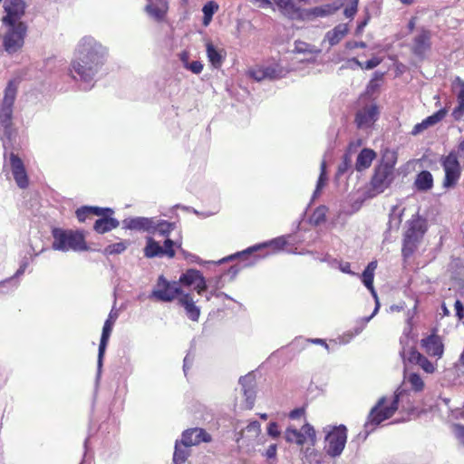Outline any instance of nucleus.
<instances>
[{
    "label": "nucleus",
    "instance_id": "f257e3e1",
    "mask_svg": "<svg viewBox=\"0 0 464 464\" xmlns=\"http://www.w3.org/2000/svg\"><path fill=\"white\" fill-rule=\"evenodd\" d=\"M107 53V48L92 36L82 37L75 46L68 75L82 84V89L90 90L106 61Z\"/></svg>",
    "mask_w": 464,
    "mask_h": 464
},
{
    "label": "nucleus",
    "instance_id": "f03ea898",
    "mask_svg": "<svg viewBox=\"0 0 464 464\" xmlns=\"http://www.w3.org/2000/svg\"><path fill=\"white\" fill-rule=\"evenodd\" d=\"M153 232L151 235H159L165 237L163 246L155 240L151 236L146 237V245L143 249L144 256L147 258L167 256L173 258L176 255L175 248H181V238L170 239L169 237L170 233L176 228L175 222H169L164 219L154 218Z\"/></svg>",
    "mask_w": 464,
    "mask_h": 464
},
{
    "label": "nucleus",
    "instance_id": "7ed1b4c3",
    "mask_svg": "<svg viewBox=\"0 0 464 464\" xmlns=\"http://www.w3.org/2000/svg\"><path fill=\"white\" fill-rule=\"evenodd\" d=\"M397 160L396 153L385 150L380 164L375 168L370 181L369 196L374 197L388 188L394 179V166Z\"/></svg>",
    "mask_w": 464,
    "mask_h": 464
},
{
    "label": "nucleus",
    "instance_id": "20e7f679",
    "mask_svg": "<svg viewBox=\"0 0 464 464\" xmlns=\"http://www.w3.org/2000/svg\"><path fill=\"white\" fill-rule=\"evenodd\" d=\"M20 82L21 78L18 76L10 79L0 102V135L2 139L6 138L8 140H11L13 107Z\"/></svg>",
    "mask_w": 464,
    "mask_h": 464
},
{
    "label": "nucleus",
    "instance_id": "39448f33",
    "mask_svg": "<svg viewBox=\"0 0 464 464\" xmlns=\"http://www.w3.org/2000/svg\"><path fill=\"white\" fill-rule=\"evenodd\" d=\"M0 37L4 51L9 56L19 54L28 34L27 24H2Z\"/></svg>",
    "mask_w": 464,
    "mask_h": 464
},
{
    "label": "nucleus",
    "instance_id": "423d86ee",
    "mask_svg": "<svg viewBox=\"0 0 464 464\" xmlns=\"http://www.w3.org/2000/svg\"><path fill=\"white\" fill-rule=\"evenodd\" d=\"M304 410L300 408L292 411V421L298 423H292V434L295 436V442L302 447V450L305 456H310L314 452V446L315 444V431L308 423L302 424V417L304 416Z\"/></svg>",
    "mask_w": 464,
    "mask_h": 464
},
{
    "label": "nucleus",
    "instance_id": "0eeeda50",
    "mask_svg": "<svg viewBox=\"0 0 464 464\" xmlns=\"http://www.w3.org/2000/svg\"><path fill=\"white\" fill-rule=\"evenodd\" d=\"M52 235L53 238L52 247L54 250L62 252L88 250L84 235L81 231L53 228Z\"/></svg>",
    "mask_w": 464,
    "mask_h": 464
},
{
    "label": "nucleus",
    "instance_id": "6e6552de",
    "mask_svg": "<svg viewBox=\"0 0 464 464\" xmlns=\"http://www.w3.org/2000/svg\"><path fill=\"white\" fill-rule=\"evenodd\" d=\"M289 245H290V236L284 235V236L277 237L273 238L268 241L256 244L241 252H238L237 254L231 255L226 258H223L220 262L233 260L237 256H247V255L253 254L257 251L266 249V254H264L263 256H255V261L250 263V265H253L260 258H265L266 256H269L272 255H277V254L284 252L285 250L287 249Z\"/></svg>",
    "mask_w": 464,
    "mask_h": 464
},
{
    "label": "nucleus",
    "instance_id": "1a4fd4ad",
    "mask_svg": "<svg viewBox=\"0 0 464 464\" xmlns=\"http://www.w3.org/2000/svg\"><path fill=\"white\" fill-rule=\"evenodd\" d=\"M183 293L178 281L170 282L160 276L150 294V297L162 302H171L176 298L179 299Z\"/></svg>",
    "mask_w": 464,
    "mask_h": 464
},
{
    "label": "nucleus",
    "instance_id": "9d476101",
    "mask_svg": "<svg viewBox=\"0 0 464 464\" xmlns=\"http://www.w3.org/2000/svg\"><path fill=\"white\" fill-rule=\"evenodd\" d=\"M431 31L425 28L420 27L417 29L416 34L411 39V51L420 60H424L427 53L430 51L432 42Z\"/></svg>",
    "mask_w": 464,
    "mask_h": 464
},
{
    "label": "nucleus",
    "instance_id": "9b49d317",
    "mask_svg": "<svg viewBox=\"0 0 464 464\" xmlns=\"http://www.w3.org/2000/svg\"><path fill=\"white\" fill-rule=\"evenodd\" d=\"M399 397H400V393L396 392L394 395L393 401L392 402L391 406L386 407L384 409H382V408L383 407V404H384L386 399H385V397L381 398L379 400L378 403L376 404V406H374L372 409V411L369 414V421L366 423V427L369 424L378 425L382 421L391 418L398 409Z\"/></svg>",
    "mask_w": 464,
    "mask_h": 464
},
{
    "label": "nucleus",
    "instance_id": "f8f14e48",
    "mask_svg": "<svg viewBox=\"0 0 464 464\" xmlns=\"http://www.w3.org/2000/svg\"><path fill=\"white\" fill-rule=\"evenodd\" d=\"M15 184L20 188H26L29 186V178L23 160L15 153L10 152L5 159Z\"/></svg>",
    "mask_w": 464,
    "mask_h": 464
},
{
    "label": "nucleus",
    "instance_id": "ddd939ff",
    "mask_svg": "<svg viewBox=\"0 0 464 464\" xmlns=\"http://www.w3.org/2000/svg\"><path fill=\"white\" fill-rule=\"evenodd\" d=\"M442 165L445 171L443 187L447 188L455 187L461 172L457 155L454 152H450L443 159Z\"/></svg>",
    "mask_w": 464,
    "mask_h": 464
},
{
    "label": "nucleus",
    "instance_id": "4468645a",
    "mask_svg": "<svg viewBox=\"0 0 464 464\" xmlns=\"http://www.w3.org/2000/svg\"><path fill=\"white\" fill-rule=\"evenodd\" d=\"M346 438L345 427H335L325 438L327 453L333 457L340 455L344 449Z\"/></svg>",
    "mask_w": 464,
    "mask_h": 464
},
{
    "label": "nucleus",
    "instance_id": "2eb2a0df",
    "mask_svg": "<svg viewBox=\"0 0 464 464\" xmlns=\"http://www.w3.org/2000/svg\"><path fill=\"white\" fill-rule=\"evenodd\" d=\"M424 232L425 228L422 220L419 218L411 220L410 228L405 234L402 249L404 256H409L413 252L416 242L422 237Z\"/></svg>",
    "mask_w": 464,
    "mask_h": 464
},
{
    "label": "nucleus",
    "instance_id": "dca6fc26",
    "mask_svg": "<svg viewBox=\"0 0 464 464\" xmlns=\"http://www.w3.org/2000/svg\"><path fill=\"white\" fill-rule=\"evenodd\" d=\"M169 0H147L144 11L155 22H162L169 11Z\"/></svg>",
    "mask_w": 464,
    "mask_h": 464
},
{
    "label": "nucleus",
    "instance_id": "f3484780",
    "mask_svg": "<svg viewBox=\"0 0 464 464\" xmlns=\"http://www.w3.org/2000/svg\"><path fill=\"white\" fill-rule=\"evenodd\" d=\"M212 440L211 435L208 434L204 429L193 428L185 430L182 433L181 444L188 448L198 445L201 442H210Z\"/></svg>",
    "mask_w": 464,
    "mask_h": 464
},
{
    "label": "nucleus",
    "instance_id": "a211bd4d",
    "mask_svg": "<svg viewBox=\"0 0 464 464\" xmlns=\"http://www.w3.org/2000/svg\"><path fill=\"white\" fill-rule=\"evenodd\" d=\"M117 316H118L117 313L114 312L113 310H111V313L109 314L107 320L104 323L102 336H101L100 345H99L98 368L102 367V357L105 353V350H106V347L108 344V341H109L110 335L111 334L113 324L117 319Z\"/></svg>",
    "mask_w": 464,
    "mask_h": 464
},
{
    "label": "nucleus",
    "instance_id": "6ab92c4d",
    "mask_svg": "<svg viewBox=\"0 0 464 464\" xmlns=\"http://www.w3.org/2000/svg\"><path fill=\"white\" fill-rule=\"evenodd\" d=\"M154 218L134 217L123 220V228L135 230L139 232H146L150 234L153 232Z\"/></svg>",
    "mask_w": 464,
    "mask_h": 464
},
{
    "label": "nucleus",
    "instance_id": "aec40b11",
    "mask_svg": "<svg viewBox=\"0 0 464 464\" xmlns=\"http://www.w3.org/2000/svg\"><path fill=\"white\" fill-rule=\"evenodd\" d=\"M239 384L242 387V392L246 397V408L252 409L255 403L256 392V380L255 375L250 372L239 379Z\"/></svg>",
    "mask_w": 464,
    "mask_h": 464
},
{
    "label": "nucleus",
    "instance_id": "412c9836",
    "mask_svg": "<svg viewBox=\"0 0 464 464\" xmlns=\"http://www.w3.org/2000/svg\"><path fill=\"white\" fill-rule=\"evenodd\" d=\"M207 57L212 67L218 69L222 66L227 53L223 48H218L211 41L205 43Z\"/></svg>",
    "mask_w": 464,
    "mask_h": 464
},
{
    "label": "nucleus",
    "instance_id": "4be33fe9",
    "mask_svg": "<svg viewBox=\"0 0 464 464\" xmlns=\"http://www.w3.org/2000/svg\"><path fill=\"white\" fill-rule=\"evenodd\" d=\"M379 113L378 107L376 105H371L370 107L363 108L356 114L355 121L359 128H369L377 119Z\"/></svg>",
    "mask_w": 464,
    "mask_h": 464
},
{
    "label": "nucleus",
    "instance_id": "5701e85b",
    "mask_svg": "<svg viewBox=\"0 0 464 464\" xmlns=\"http://www.w3.org/2000/svg\"><path fill=\"white\" fill-rule=\"evenodd\" d=\"M179 304L185 309L187 316L194 322H197L200 315V308L196 305L194 298L190 293H183L179 298Z\"/></svg>",
    "mask_w": 464,
    "mask_h": 464
},
{
    "label": "nucleus",
    "instance_id": "b1692460",
    "mask_svg": "<svg viewBox=\"0 0 464 464\" xmlns=\"http://www.w3.org/2000/svg\"><path fill=\"white\" fill-rule=\"evenodd\" d=\"M421 345L430 355L440 357L443 353V344L438 335L431 334L422 339Z\"/></svg>",
    "mask_w": 464,
    "mask_h": 464
},
{
    "label": "nucleus",
    "instance_id": "393cba45",
    "mask_svg": "<svg viewBox=\"0 0 464 464\" xmlns=\"http://www.w3.org/2000/svg\"><path fill=\"white\" fill-rule=\"evenodd\" d=\"M446 115L445 110H440L433 115L428 117L427 119L423 120L420 123L416 124L412 130L411 131V134L413 136H416L428 128L437 124L439 121H440Z\"/></svg>",
    "mask_w": 464,
    "mask_h": 464
},
{
    "label": "nucleus",
    "instance_id": "a878e982",
    "mask_svg": "<svg viewBox=\"0 0 464 464\" xmlns=\"http://www.w3.org/2000/svg\"><path fill=\"white\" fill-rule=\"evenodd\" d=\"M376 153L371 149H363L357 156L355 169L358 171H362L368 169L372 160L375 159Z\"/></svg>",
    "mask_w": 464,
    "mask_h": 464
},
{
    "label": "nucleus",
    "instance_id": "bb28decb",
    "mask_svg": "<svg viewBox=\"0 0 464 464\" xmlns=\"http://www.w3.org/2000/svg\"><path fill=\"white\" fill-rule=\"evenodd\" d=\"M27 266L28 262L26 260H24L13 277L1 281L0 294H7L10 290L15 289L18 284L14 282V277H19L20 276H22L24 273Z\"/></svg>",
    "mask_w": 464,
    "mask_h": 464
},
{
    "label": "nucleus",
    "instance_id": "cd10ccee",
    "mask_svg": "<svg viewBox=\"0 0 464 464\" xmlns=\"http://www.w3.org/2000/svg\"><path fill=\"white\" fill-rule=\"evenodd\" d=\"M120 225L119 221L113 218H102L100 219H97L94 224V230L99 234H104L106 232H109L116 227H118Z\"/></svg>",
    "mask_w": 464,
    "mask_h": 464
},
{
    "label": "nucleus",
    "instance_id": "c85d7f7f",
    "mask_svg": "<svg viewBox=\"0 0 464 464\" xmlns=\"http://www.w3.org/2000/svg\"><path fill=\"white\" fill-rule=\"evenodd\" d=\"M348 26L345 24H340L332 31L328 32L326 37L331 45L337 44L347 34Z\"/></svg>",
    "mask_w": 464,
    "mask_h": 464
},
{
    "label": "nucleus",
    "instance_id": "c756f323",
    "mask_svg": "<svg viewBox=\"0 0 464 464\" xmlns=\"http://www.w3.org/2000/svg\"><path fill=\"white\" fill-rule=\"evenodd\" d=\"M433 179L430 171L423 170L418 174L415 186L419 190L427 191L432 188Z\"/></svg>",
    "mask_w": 464,
    "mask_h": 464
},
{
    "label": "nucleus",
    "instance_id": "7c9ffc66",
    "mask_svg": "<svg viewBox=\"0 0 464 464\" xmlns=\"http://www.w3.org/2000/svg\"><path fill=\"white\" fill-rule=\"evenodd\" d=\"M201 275L202 273L197 269H188L179 276V285L188 287L192 286Z\"/></svg>",
    "mask_w": 464,
    "mask_h": 464
},
{
    "label": "nucleus",
    "instance_id": "2f4dec72",
    "mask_svg": "<svg viewBox=\"0 0 464 464\" xmlns=\"http://www.w3.org/2000/svg\"><path fill=\"white\" fill-rule=\"evenodd\" d=\"M208 280H212V287H208V293L206 295V300L209 301L212 296L216 297H224L227 299H232L228 295L218 292V289L221 288L220 282H221V276L212 277Z\"/></svg>",
    "mask_w": 464,
    "mask_h": 464
},
{
    "label": "nucleus",
    "instance_id": "473e14b6",
    "mask_svg": "<svg viewBox=\"0 0 464 464\" xmlns=\"http://www.w3.org/2000/svg\"><path fill=\"white\" fill-rule=\"evenodd\" d=\"M266 69V77L269 80H276L287 73V70H285L283 66L278 63H274L268 66H265Z\"/></svg>",
    "mask_w": 464,
    "mask_h": 464
},
{
    "label": "nucleus",
    "instance_id": "72a5a7b5",
    "mask_svg": "<svg viewBox=\"0 0 464 464\" xmlns=\"http://www.w3.org/2000/svg\"><path fill=\"white\" fill-rule=\"evenodd\" d=\"M328 208L325 206L318 207L311 215L309 221L314 226H319L325 222Z\"/></svg>",
    "mask_w": 464,
    "mask_h": 464
},
{
    "label": "nucleus",
    "instance_id": "f704fd0d",
    "mask_svg": "<svg viewBox=\"0 0 464 464\" xmlns=\"http://www.w3.org/2000/svg\"><path fill=\"white\" fill-rule=\"evenodd\" d=\"M218 5L213 1L207 3L203 6V8H202V12L204 14L203 24L205 26H208L210 24V22L212 20V16L218 11Z\"/></svg>",
    "mask_w": 464,
    "mask_h": 464
},
{
    "label": "nucleus",
    "instance_id": "c9c22d12",
    "mask_svg": "<svg viewBox=\"0 0 464 464\" xmlns=\"http://www.w3.org/2000/svg\"><path fill=\"white\" fill-rule=\"evenodd\" d=\"M129 246L130 242L128 240L121 241L107 246L104 249V252L107 255L121 254L127 249Z\"/></svg>",
    "mask_w": 464,
    "mask_h": 464
},
{
    "label": "nucleus",
    "instance_id": "e433bc0d",
    "mask_svg": "<svg viewBox=\"0 0 464 464\" xmlns=\"http://www.w3.org/2000/svg\"><path fill=\"white\" fill-rule=\"evenodd\" d=\"M403 209L400 210L397 206L392 207L389 219V228H398L401 223Z\"/></svg>",
    "mask_w": 464,
    "mask_h": 464
},
{
    "label": "nucleus",
    "instance_id": "4c0bfd02",
    "mask_svg": "<svg viewBox=\"0 0 464 464\" xmlns=\"http://www.w3.org/2000/svg\"><path fill=\"white\" fill-rule=\"evenodd\" d=\"M181 442L176 441L175 451L173 455V461L175 464H182L185 462L188 456V450L186 447L184 449L180 446Z\"/></svg>",
    "mask_w": 464,
    "mask_h": 464
},
{
    "label": "nucleus",
    "instance_id": "58836bf2",
    "mask_svg": "<svg viewBox=\"0 0 464 464\" xmlns=\"http://www.w3.org/2000/svg\"><path fill=\"white\" fill-rule=\"evenodd\" d=\"M339 9V6H334L331 5H326L324 6H319L312 9L307 15H314V16H324L329 15L334 13H335Z\"/></svg>",
    "mask_w": 464,
    "mask_h": 464
},
{
    "label": "nucleus",
    "instance_id": "ea45409f",
    "mask_svg": "<svg viewBox=\"0 0 464 464\" xmlns=\"http://www.w3.org/2000/svg\"><path fill=\"white\" fill-rule=\"evenodd\" d=\"M261 431L260 423L256 420L251 421L246 428L242 431L241 437L246 433L249 440L256 438Z\"/></svg>",
    "mask_w": 464,
    "mask_h": 464
},
{
    "label": "nucleus",
    "instance_id": "a19ab883",
    "mask_svg": "<svg viewBox=\"0 0 464 464\" xmlns=\"http://www.w3.org/2000/svg\"><path fill=\"white\" fill-rule=\"evenodd\" d=\"M192 286L198 295H201L208 287H212V280H207L203 275H201Z\"/></svg>",
    "mask_w": 464,
    "mask_h": 464
},
{
    "label": "nucleus",
    "instance_id": "79ce46f5",
    "mask_svg": "<svg viewBox=\"0 0 464 464\" xmlns=\"http://www.w3.org/2000/svg\"><path fill=\"white\" fill-rule=\"evenodd\" d=\"M373 275H374V272L368 271V270L365 269L363 271V273H362V280H363V283H364L365 286L372 294L373 297L375 299H377V295H376V292H375V290L373 288Z\"/></svg>",
    "mask_w": 464,
    "mask_h": 464
},
{
    "label": "nucleus",
    "instance_id": "37998d69",
    "mask_svg": "<svg viewBox=\"0 0 464 464\" xmlns=\"http://www.w3.org/2000/svg\"><path fill=\"white\" fill-rule=\"evenodd\" d=\"M326 173H325V162H322L321 164V174L317 182L316 189L314 191V197H316L320 194L321 189L325 186L326 184Z\"/></svg>",
    "mask_w": 464,
    "mask_h": 464
},
{
    "label": "nucleus",
    "instance_id": "c03bdc74",
    "mask_svg": "<svg viewBox=\"0 0 464 464\" xmlns=\"http://www.w3.org/2000/svg\"><path fill=\"white\" fill-rule=\"evenodd\" d=\"M248 74L253 79H255L256 81H258V82L266 79L265 66H256V67L251 68L248 71Z\"/></svg>",
    "mask_w": 464,
    "mask_h": 464
},
{
    "label": "nucleus",
    "instance_id": "a18cd8bd",
    "mask_svg": "<svg viewBox=\"0 0 464 464\" xmlns=\"http://www.w3.org/2000/svg\"><path fill=\"white\" fill-rule=\"evenodd\" d=\"M409 382L411 384V387L417 392L421 391L424 387L423 381L416 373H411L409 376Z\"/></svg>",
    "mask_w": 464,
    "mask_h": 464
},
{
    "label": "nucleus",
    "instance_id": "49530a36",
    "mask_svg": "<svg viewBox=\"0 0 464 464\" xmlns=\"http://www.w3.org/2000/svg\"><path fill=\"white\" fill-rule=\"evenodd\" d=\"M453 91L457 93L458 98H464V81L457 77L452 83Z\"/></svg>",
    "mask_w": 464,
    "mask_h": 464
},
{
    "label": "nucleus",
    "instance_id": "de8ad7c7",
    "mask_svg": "<svg viewBox=\"0 0 464 464\" xmlns=\"http://www.w3.org/2000/svg\"><path fill=\"white\" fill-rule=\"evenodd\" d=\"M278 10L285 16L290 14V0H274Z\"/></svg>",
    "mask_w": 464,
    "mask_h": 464
},
{
    "label": "nucleus",
    "instance_id": "09e8293b",
    "mask_svg": "<svg viewBox=\"0 0 464 464\" xmlns=\"http://www.w3.org/2000/svg\"><path fill=\"white\" fill-rule=\"evenodd\" d=\"M353 62L356 64H358L360 67L364 68L366 70H370V69H373L376 66H378L380 64V63H381V60L379 58L374 57V58L367 61L364 63V65L361 62H359L357 59H355V58L353 59Z\"/></svg>",
    "mask_w": 464,
    "mask_h": 464
},
{
    "label": "nucleus",
    "instance_id": "8fccbe9b",
    "mask_svg": "<svg viewBox=\"0 0 464 464\" xmlns=\"http://www.w3.org/2000/svg\"><path fill=\"white\" fill-rule=\"evenodd\" d=\"M204 65L199 61L189 62L185 69L190 71L195 74H199L203 71Z\"/></svg>",
    "mask_w": 464,
    "mask_h": 464
},
{
    "label": "nucleus",
    "instance_id": "3c124183",
    "mask_svg": "<svg viewBox=\"0 0 464 464\" xmlns=\"http://www.w3.org/2000/svg\"><path fill=\"white\" fill-rule=\"evenodd\" d=\"M417 364H419L428 373H432L435 371L433 364L424 356L418 361Z\"/></svg>",
    "mask_w": 464,
    "mask_h": 464
},
{
    "label": "nucleus",
    "instance_id": "603ef678",
    "mask_svg": "<svg viewBox=\"0 0 464 464\" xmlns=\"http://www.w3.org/2000/svg\"><path fill=\"white\" fill-rule=\"evenodd\" d=\"M89 213L95 216H102L105 218L106 214H112L113 210L111 208H103L99 207H88Z\"/></svg>",
    "mask_w": 464,
    "mask_h": 464
},
{
    "label": "nucleus",
    "instance_id": "864d4df0",
    "mask_svg": "<svg viewBox=\"0 0 464 464\" xmlns=\"http://www.w3.org/2000/svg\"><path fill=\"white\" fill-rule=\"evenodd\" d=\"M423 355L421 353H420L418 351H416L415 349H411L409 352H408V357L407 359L409 360V362H415L417 363L418 361H420V359L422 357Z\"/></svg>",
    "mask_w": 464,
    "mask_h": 464
},
{
    "label": "nucleus",
    "instance_id": "5fc2aeb1",
    "mask_svg": "<svg viewBox=\"0 0 464 464\" xmlns=\"http://www.w3.org/2000/svg\"><path fill=\"white\" fill-rule=\"evenodd\" d=\"M89 214L88 207H82L76 210V217L81 222H83Z\"/></svg>",
    "mask_w": 464,
    "mask_h": 464
},
{
    "label": "nucleus",
    "instance_id": "6e6d98bb",
    "mask_svg": "<svg viewBox=\"0 0 464 464\" xmlns=\"http://www.w3.org/2000/svg\"><path fill=\"white\" fill-rule=\"evenodd\" d=\"M459 106L454 110L453 114L458 119L464 113V98H458Z\"/></svg>",
    "mask_w": 464,
    "mask_h": 464
},
{
    "label": "nucleus",
    "instance_id": "4d7b16f0",
    "mask_svg": "<svg viewBox=\"0 0 464 464\" xmlns=\"http://www.w3.org/2000/svg\"><path fill=\"white\" fill-rule=\"evenodd\" d=\"M267 432L273 438L279 436L280 430L276 422H271L268 426Z\"/></svg>",
    "mask_w": 464,
    "mask_h": 464
},
{
    "label": "nucleus",
    "instance_id": "13d9d810",
    "mask_svg": "<svg viewBox=\"0 0 464 464\" xmlns=\"http://www.w3.org/2000/svg\"><path fill=\"white\" fill-rule=\"evenodd\" d=\"M454 431H455L458 439L462 441V443H464V426H461L459 424H455Z\"/></svg>",
    "mask_w": 464,
    "mask_h": 464
},
{
    "label": "nucleus",
    "instance_id": "bf43d9fd",
    "mask_svg": "<svg viewBox=\"0 0 464 464\" xmlns=\"http://www.w3.org/2000/svg\"><path fill=\"white\" fill-rule=\"evenodd\" d=\"M179 58L182 63L183 67L185 68L189 63V53L184 50L180 53H179Z\"/></svg>",
    "mask_w": 464,
    "mask_h": 464
},
{
    "label": "nucleus",
    "instance_id": "052dcab7",
    "mask_svg": "<svg viewBox=\"0 0 464 464\" xmlns=\"http://www.w3.org/2000/svg\"><path fill=\"white\" fill-rule=\"evenodd\" d=\"M357 5L356 1H353L352 6L344 10V15L346 17H353L357 12Z\"/></svg>",
    "mask_w": 464,
    "mask_h": 464
},
{
    "label": "nucleus",
    "instance_id": "680f3d73",
    "mask_svg": "<svg viewBox=\"0 0 464 464\" xmlns=\"http://www.w3.org/2000/svg\"><path fill=\"white\" fill-rule=\"evenodd\" d=\"M454 306H455V309L457 311L458 317L459 319H461L463 317V315H464V314H463L464 313V307H463L462 303L459 300H457L455 302Z\"/></svg>",
    "mask_w": 464,
    "mask_h": 464
},
{
    "label": "nucleus",
    "instance_id": "e2e57ef3",
    "mask_svg": "<svg viewBox=\"0 0 464 464\" xmlns=\"http://www.w3.org/2000/svg\"><path fill=\"white\" fill-rule=\"evenodd\" d=\"M276 454V445L272 444L268 447V449L266 451V456L268 459L274 458Z\"/></svg>",
    "mask_w": 464,
    "mask_h": 464
},
{
    "label": "nucleus",
    "instance_id": "0e129e2a",
    "mask_svg": "<svg viewBox=\"0 0 464 464\" xmlns=\"http://www.w3.org/2000/svg\"><path fill=\"white\" fill-rule=\"evenodd\" d=\"M255 5H256L258 7L265 8L268 7L271 5V2L269 0H251Z\"/></svg>",
    "mask_w": 464,
    "mask_h": 464
},
{
    "label": "nucleus",
    "instance_id": "69168bd1",
    "mask_svg": "<svg viewBox=\"0 0 464 464\" xmlns=\"http://www.w3.org/2000/svg\"><path fill=\"white\" fill-rule=\"evenodd\" d=\"M458 371H459L462 374H464V350L460 355L459 363L457 364Z\"/></svg>",
    "mask_w": 464,
    "mask_h": 464
},
{
    "label": "nucleus",
    "instance_id": "338daca9",
    "mask_svg": "<svg viewBox=\"0 0 464 464\" xmlns=\"http://www.w3.org/2000/svg\"><path fill=\"white\" fill-rule=\"evenodd\" d=\"M376 267H377V262L372 261L367 266L366 270L374 272Z\"/></svg>",
    "mask_w": 464,
    "mask_h": 464
},
{
    "label": "nucleus",
    "instance_id": "774afa93",
    "mask_svg": "<svg viewBox=\"0 0 464 464\" xmlns=\"http://www.w3.org/2000/svg\"><path fill=\"white\" fill-rule=\"evenodd\" d=\"M415 24H416V17H412L408 24V28L410 29V31H412L414 29Z\"/></svg>",
    "mask_w": 464,
    "mask_h": 464
}]
</instances>
